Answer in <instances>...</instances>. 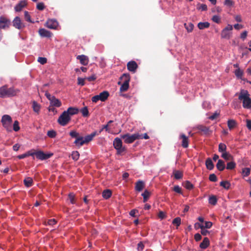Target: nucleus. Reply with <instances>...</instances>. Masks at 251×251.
Instances as JSON below:
<instances>
[{"mask_svg":"<svg viewBox=\"0 0 251 251\" xmlns=\"http://www.w3.org/2000/svg\"><path fill=\"white\" fill-rule=\"evenodd\" d=\"M250 96V95L247 90L242 89L240 91L238 99L242 101L243 107L244 108H251V98Z\"/></svg>","mask_w":251,"mask_h":251,"instance_id":"1","label":"nucleus"},{"mask_svg":"<svg viewBox=\"0 0 251 251\" xmlns=\"http://www.w3.org/2000/svg\"><path fill=\"white\" fill-rule=\"evenodd\" d=\"M19 92L18 89L13 87L8 88L7 85H4L0 87V97L6 98L16 96Z\"/></svg>","mask_w":251,"mask_h":251,"instance_id":"2","label":"nucleus"},{"mask_svg":"<svg viewBox=\"0 0 251 251\" xmlns=\"http://www.w3.org/2000/svg\"><path fill=\"white\" fill-rule=\"evenodd\" d=\"M121 81L118 82V85H121L120 92L126 91L129 88V82L130 76L128 74H124L120 78Z\"/></svg>","mask_w":251,"mask_h":251,"instance_id":"3","label":"nucleus"},{"mask_svg":"<svg viewBox=\"0 0 251 251\" xmlns=\"http://www.w3.org/2000/svg\"><path fill=\"white\" fill-rule=\"evenodd\" d=\"M1 122L3 126L7 131H12L11 124L12 122L11 117L8 115H4L2 117Z\"/></svg>","mask_w":251,"mask_h":251,"instance_id":"4","label":"nucleus"},{"mask_svg":"<svg viewBox=\"0 0 251 251\" xmlns=\"http://www.w3.org/2000/svg\"><path fill=\"white\" fill-rule=\"evenodd\" d=\"M121 138L124 140V142L127 144L133 143L135 140L139 139V138H142L139 133H134L130 135L128 133L124 134L121 136Z\"/></svg>","mask_w":251,"mask_h":251,"instance_id":"5","label":"nucleus"},{"mask_svg":"<svg viewBox=\"0 0 251 251\" xmlns=\"http://www.w3.org/2000/svg\"><path fill=\"white\" fill-rule=\"evenodd\" d=\"M113 146L117 150L118 154H121L122 152L125 151L126 149L123 147L122 141L121 139L117 137L113 141Z\"/></svg>","mask_w":251,"mask_h":251,"instance_id":"6","label":"nucleus"},{"mask_svg":"<svg viewBox=\"0 0 251 251\" xmlns=\"http://www.w3.org/2000/svg\"><path fill=\"white\" fill-rule=\"evenodd\" d=\"M71 120V117L68 115V113L65 111L59 117L57 122L62 126H65Z\"/></svg>","mask_w":251,"mask_h":251,"instance_id":"7","label":"nucleus"},{"mask_svg":"<svg viewBox=\"0 0 251 251\" xmlns=\"http://www.w3.org/2000/svg\"><path fill=\"white\" fill-rule=\"evenodd\" d=\"M233 29V27L230 25H228L225 28H224L221 32V37L222 38L229 39L231 36V31Z\"/></svg>","mask_w":251,"mask_h":251,"instance_id":"8","label":"nucleus"},{"mask_svg":"<svg viewBox=\"0 0 251 251\" xmlns=\"http://www.w3.org/2000/svg\"><path fill=\"white\" fill-rule=\"evenodd\" d=\"M10 23V21L9 19L3 16L0 17V29L8 28Z\"/></svg>","mask_w":251,"mask_h":251,"instance_id":"9","label":"nucleus"},{"mask_svg":"<svg viewBox=\"0 0 251 251\" xmlns=\"http://www.w3.org/2000/svg\"><path fill=\"white\" fill-rule=\"evenodd\" d=\"M52 155L53 153H45L43 151H36V157L38 159L43 160L50 158Z\"/></svg>","mask_w":251,"mask_h":251,"instance_id":"10","label":"nucleus"},{"mask_svg":"<svg viewBox=\"0 0 251 251\" xmlns=\"http://www.w3.org/2000/svg\"><path fill=\"white\" fill-rule=\"evenodd\" d=\"M13 25L18 29H21L25 27L24 24L21 22L19 17H16L13 21Z\"/></svg>","mask_w":251,"mask_h":251,"instance_id":"11","label":"nucleus"},{"mask_svg":"<svg viewBox=\"0 0 251 251\" xmlns=\"http://www.w3.org/2000/svg\"><path fill=\"white\" fill-rule=\"evenodd\" d=\"M138 68V65L135 61H130L127 64V70L132 73H135Z\"/></svg>","mask_w":251,"mask_h":251,"instance_id":"12","label":"nucleus"},{"mask_svg":"<svg viewBox=\"0 0 251 251\" xmlns=\"http://www.w3.org/2000/svg\"><path fill=\"white\" fill-rule=\"evenodd\" d=\"M46 26L50 29H55L58 26V22L53 19L48 20L46 23Z\"/></svg>","mask_w":251,"mask_h":251,"instance_id":"13","label":"nucleus"},{"mask_svg":"<svg viewBox=\"0 0 251 251\" xmlns=\"http://www.w3.org/2000/svg\"><path fill=\"white\" fill-rule=\"evenodd\" d=\"M27 2L26 0H22L20 1L15 6V10L17 12L21 11L23 8L25 7L27 5Z\"/></svg>","mask_w":251,"mask_h":251,"instance_id":"14","label":"nucleus"},{"mask_svg":"<svg viewBox=\"0 0 251 251\" xmlns=\"http://www.w3.org/2000/svg\"><path fill=\"white\" fill-rule=\"evenodd\" d=\"M180 139H182L181 146L184 148H187L189 146V139L184 134H181L180 135Z\"/></svg>","mask_w":251,"mask_h":251,"instance_id":"15","label":"nucleus"},{"mask_svg":"<svg viewBox=\"0 0 251 251\" xmlns=\"http://www.w3.org/2000/svg\"><path fill=\"white\" fill-rule=\"evenodd\" d=\"M145 187V183L142 180H139L135 183V189L137 192H141Z\"/></svg>","mask_w":251,"mask_h":251,"instance_id":"16","label":"nucleus"},{"mask_svg":"<svg viewBox=\"0 0 251 251\" xmlns=\"http://www.w3.org/2000/svg\"><path fill=\"white\" fill-rule=\"evenodd\" d=\"M97 135H99V133H97V131H95L91 133L90 134L86 136L84 138V144H87L89 142L91 141L93 138Z\"/></svg>","mask_w":251,"mask_h":251,"instance_id":"17","label":"nucleus"},{"mask_svg":"<svg viewBox=\"0 0 251 251\" xmlns=\"http://www.w3.org/2000/svg\"><path fill=\"white\" fill-rule=\"evenodd\" d=\"M39 34L42 37H50L52 33L49 30L44 28H41L39 30Z\"/></svg>","mask_w":251,"mask_h":251,"instance_id":"18","label":"nucleus"},{"mask_svg":"<svg viewBox=\"0 0 251 251\" xmlns=\"http://www.w3.org/2000/svg\"><path fill=\"white\" fill-rule=\"evenodd\" d=\"M76 58L79 60L80 63L83 65H87L88 64V57L85 55H78Z\"/></svg>","mask_w":251,"mask_h":251,"instance_id":"19","label":"nucleus"},{"mask_svg":"<svg viewBox=\"0 0 251 251\" xmlns=\"http://www.w3.org/2000/svg\"><path fill=\"white\" fill-rule=\"evenodd\" d=\"M197 128L199 130V133H203L205 135H207L210 132L209 127L202 125L198 126Z\"/></svg>","mask_w":251,"mask_h":251,"instance_id":"20","label":"nucleus"},{"mask_svg":"<svg viewBox=\"0 0 251 251\" xmlns=\"http://www.w3.org/2000/svg\"><path fill=\"white\" fill-rule=\"evenodd\" d=\"M68 113V115L71 116L76 114L78 112V109L77 108L70 107L68 108L66 111H65Z\"/></svg>","mask_w":251,"mask_h":251,"instance_id":"21","label":"nucleus"},{"mask_svg":"<svg viewBox=\"0 0 251 251\" xmlns=\"http://www.w3.org/2000/svg\"><path fill=\"white\" fill-rule=\"evenodd\" d=\"M99 96L100 99V100L101 101H105L108 98L109 94L108 92L104 91L100 93Z\"/></svg>","mask_w":251,"mask_h":251,"instance_id":"22","label":"nucleus"},{"mask_svg":"<svg viewBox=\"0 0 251 251\" xmlns=\"http://www.w3.org/2000/svg\"><path fill=\"white\" fill-rule=\"evenodd\" d=\"M216 167L219 171H223L226 167L225 162L221 159H219L216 164Z\"/></svg>","mask_w":251,"mask_h":251,"instance_id":"23","label":"nucleus"},{"mask_svg":"<svg viewBox=\"0 0 251 251\" xmlns=\"http://www.w3.org/2000/svg\"><path fill=\"white\" fill-rule=\"evenodd\" d=\"M209 245V240L208 238L205 237L200 244V247L202 249H206Z\"/></svg>","mask_w":251,"mask_h":251,"instance_id":"24","label":"nucleus"},{"mask_svg":"<svg viewBox=\"0 0 251 251\" xmlns=\"http://www.w3.org/2000/svg\"><path fill=\"white\" fill-rule=\"evenodd\" d=\"M74 143L78 148H80L84 144V137L81 136L80 138L75 139Z\"/></svg>","mask_w":251,"mask_h":251,"instance_id":"25","label":"nucleus"},{"mask_svg":"<svg viewBox=\"0 0 251 251\" xmlns=\"http://www.w3.org/2000/svg\"><path fill=\"white\" fill-rule=\"evenodd\" d=\"M50 104L55 107H59L61 105V102L60 100L56 99L55 97L51 99V100L50 101Z\"/></svg>","mask_w":251,"mask_h":251,"instance_id":"26","label":"nucleus"},{"mask_svg":"<svg viewBox=\"0 0 251 251\" xmlns=\"http://www.w3.org/2000/svg\"><path fill=\"white\" fill-rule=\"evenodd\" d=\"M205 165L208 170H212L214 167V164L210 158H208L205 161Z\"/></svg>","mask_w":251,"mask_h":251,"instance_id":"27","label":"nucleus"},{"mask_svg":"<svg viewBox=\"0 0 251 251\" xmlns=\"http://www.w3.org/2000/svg\"><path fill=\"white\" fill-rule=\"evenodd\" d=\"M151 193L147 190H145L144 192L141 194L143 197V202H146L150 198Z\"/></svg>","mask_w":251,"mask_h":251,"instance_id":"28","label":"nucleus"},{"mask_svg":"<svg viewBox=\"0 0 251 251\" xmlns=\"http://www.w3.org/2000/svg\"><path fill=\"white\" fill-rule=\"evenodd\" d=\"M210 26V24L207 22H200L198 24V27L200 29H203L204 28H208Z\"/></svg>","mask_w":251,"mask_h":251,"instance_id":"29","label":"nucleus"},{"mask_svg":"<svg viewBox=\"0 0 251 251\" xmlns=\"http://www.w3.org/2000/svg\"><path fill=\"white\" fill-rule=\"evenodd\" d=\"M112 195V192L109 189L104 190L102 193V196L105 199H108L111 197Z\"/></svg>","mask_w":251,"mask_h":251,"instance_id":"30","label":"nucleus"},{"mask_svg":"<svg viewBox=\"0 0 251 251\" xmlns=\"http://www.w3.org/2000/svg\"><path fill=\"white\" fill-rule=\"evenodd\" d=\"M24 184L25 186L29 187L33 185V180L31 177H28L24 180Z\"/></svg>","mask_w":251,"mask_h":251,"instance_id":"31","label":"nucleus"},{"mask_svg":"<svg viewBox=\"0 0 251 251\" xmlns=\"http://www.w3.org/2000/svg\"><path fill=\"white\" fill-rule=\"evenodd\" d=\"M70 136L72 138H75V139L80 138L81 136L75 130H71L69 132Z\"/></svg>","mask_w":251,"mask_h":251,"instance_id":"32","label":"nucleus"},{"mask_svg":"<svg viewBox=\"0 0 251 251\" xmlns=\"http://www.w3.org/2000/svg\"><path fill=\"white\" fill-rule=\"evenodd\" d=\"M236 126V122L234 120H229L227 121V126L230 130L234 128Z\"/></svg>","mask_w":251,"mask_h":251,"instance_id":"33","label":"nucleus"},{"mask_svg":"<svg viewBox=\"0 0 251 251\" xmlns=\"http://www.w3.org/2000/svg\"><path fill=\"white\" fill-rule=\"evenodd\" d=\"M40 105L39 104H38L36 101H33L32 102V108L33 109V111L35 112L39 113L40 110Z\"/></svg>","mask_w":251,"mask_h":251,"instance_id":"34","label":"nucleus"},{"mask_svg":"<svg viewBox=\"0 0 251 251\" xmlns=\"http://www.w3.org/2000/svg\"><path fill=\"white\" fill-rule=\"evenodd\" d=\"M208 202L210 204L215 205L217 202V199L215 196L212 195L209 197Z\"/></svg>","mask_w":251,"mask_h":251,"instance_id":"35","label":"nucleus"},{"mask_svg":"<svg viewBox=\"0 0 251 251\" xmlns=\"http://www.w3.org/2000/svg\"><path fill=\"white\" fill-rule=\"evenodd\" d=\"M226 146L225 144L221 143L219 144L218 151L219 152L223 153L226 152Z\"/></svg>","mask_w":251,"mask_h":251,"instance_id":"36","label":"nucleus"},{"mask_svg":"<svg viewBox=\"0 0 251 251\" xmlns=\"http://www.w3.org/2000/svg\"><path fill=\"white\" fill-rule=\"evenodd\" d=\"M221 157L226 160H229L232 158V156L227 151L222 153Z\"/></svg>","mask_w":251,"mask_h":251,"instance_id":"37","label":"nucleus"},{"mask_svg":"<svg viewBox=\"0 0 251 251\" xmlns=\"http://www.w3.org/2000/svg\"><path fill=\"white\" fill-rule=\"evenodd\" d=\"M173 174L176 179H179L183 176V174L180 171H174Z\"/></svg>","mask_w":251,"mask_h":251,"instance_id":"38","label":"nucleus"},{"mask_svg":"<svg viewBox=\"0 0 251 251\" xmlns=\"http://www.w3.org/2000/svg\"><path fill=\"white\" fill-rule=\"evenodd\" d=\"M220 184L221 186L226 190L229 189L230 186V183L228 181H222L220 182Z\"/></svg>","mask_w":251,"mask_h":251,"instance_id":"39","label":"nucleus"},{"mask_svg":"<svg viewBox=\"0 0 251 251\" xmlns=\"http://www.w3.org/2000/svg\"><path fill=\"white\" fill-rule=\"evenodd\" d=\"M184 27L188 32H191L193 30L194 25L191 23L184 24Z\"/></svg>","mask_w":251,"mask_h":251,"instance_id":"40","label":"nucleus"},{"mask_svg":"<svg viewBox=\"0 0 251 251\" xmlns=\"http://www.w3.org/2000/svg\"><path fill=\"white\" fill-rule=\"evenodd\" d=\"M80 112L84 117H88L89 116V113L87 106L82 108L80 110Z\"/></svg>","mask_w":251,"mask_h":251,"instance_id":"41","label":"nucleus"},{"mask_svg":"<svg viewBox=\"0 0 251 251\" xmlns=\"http://www.w3.org/2000/svg\"><path fill=\"white\" fill-rule=\"evenodd\" d=\"M251 170L249 168H245L242 169V174L244 177L247 176L250 174Z\"/></svg>","mask_w":251,"mask_h":251,"instance_id":"42","label":"nucleus"},{"mask_svg":"<svg viewBox=\"0 0 251 251\" xmlns=\"http://www.w3.org/2000/svg\"><path fill=\"white\" fill-rule=\"evenodd\" d=\"M236 167V163L234 161H230L227 163L226 169L232 170L234 169Z\"/></svg>","mask_w":251,"mask_h":251,"instance_id":"43","label":"nucleus"},{"mask_svg":"<svg viewBox=\"0 0 251 251\" xmlns=\"http://www.w3.org/2000/svg\"><path fill=\"white\" fill-rule=\"evenodd\" d=\"M185 188L188 190H191L193 188V185L189 181H186L183 183Z\"/></svg>","mask_w":251,"mask_h":251,"instance_id":"44","label":"nucleus"},{"mask_svg":"<svg viewBox=\"0 0 251 251\" xmlns=\"http://www.w3.org/2000/svg\"><path fill=\"white\" fill-rule=\"evenodd\" d=\"M79 157V153L77 151H74L72 153V158L75 161H77Z\"/></svg>","mask_w":251,"mask_h":251,"instance_id":"45","label":"nucleus"},{"mask_svg":"<svg viewBox=\"0 0 251 251\" xmlns=\"http://www.w3.org/2000/svg\"><path fill=\"white\" fill-rule=\"evenodd\" d=\"M199 225L200 228L201 229V234L202 235L205 236L208 233H209V231L204 228V226L203 225H202V224H199Z\"/></svg>","mask_w":251,"mask_h":251,"instance_id":"46","label":"nucleus"},{"mask_svg":"<svg viewBox=\"0 0 251 251\" xmlns=\"http://www.w3.org/2000/svg\"><path fill=\"white\" fill-rule=\"evenodd\" d=\"M173 224L176 226L177 227L180 226L181 224V219L180 217H176L173 220Z\"/></svg>","mask_w":251,"mask_h":251,"instance_id":"47","label":"nucleus"},{"mask_svg":"<svg viewBox=\"0 0 251 251\" xmlns=\"http://www.w3.org/2000/svg\"><path fill=\"white\" fill-rule=\"evenodd\" d=\"M68 196L70 202L72 204H75V195L73 193H70Z\"/></svg>","mask_w":251,"mask_h":251,"instance_id":"48","label":"nucleus"},{"mask_svg":"<svg viewBox=\"0 0 251 251\" xmlns=\"http://www.w3.org/2000/svg\"><path fill=\"white\" fill-rule=\"evenodd\" d=\"M47 135L50 138H54L56 135V133L54 130H49L47 132Z\"/></svg>","mask_w":251,"mask_h":251,"instance_id":"49","label":"nucleus"},{"mask_svg":"<svg viewBox=\"0 0 251 251\" xmlns=\"http://www.w3.org/2000/svg\"><path fill=\"white\" fill-rule=\"evenodd\" d=\"M19 123L18 121H15L13 124V130L15 131H18L20 130Z\"/></svg>","mask_w":251,"mask_h":251,"instance_id":"50","label":"nucleus"},{"mask_svg":"<svg viewBox=\"0 0 251 251\" xmlns=\"http://www.w3.org/2000/svg\"><path fill=\"white\" fill-rule=\"evenodd\" d=\"M209 179L212 182H216L217 181V177L214 174H212L209 175Z\"/></svg>","mask_w":251,"mask_h":251,"instance_id":"51","label":"nucleus"},{"mask_svg":"<svg viewBox=\"0 0 251 251\" xmlns=\"http://www.w3.org/2000/svg\"><path fill=\"white\" fill-rule=\"evenodd\" d=\"M24 16H25V19L26 21L29 22H32L31 20L30 16L29 15V13L27 11H25Z\"/></svg>","mask_w":251,"mask_h":251,"instance_id":"52","label":"nucleus"},{"mask_svg":"<svg viewBox=\"0 0 251 251\" xmlns=\"http://www.w3.org/2000/svg\"><path fill=\"white\" fill-rule=\"evenodd\" d=\"M212 20L214 22L216 23L217 24L220 23L221 22V18L220 16L218 15L213 16L212 18Z\"/></svg>","mask_w":251,"mask_h":251,"instance_id":"53","label":"nucleus"},{"mask_svg":"<svg viewBox=\"0 0 251 251\" xmlns=\"http://www.w3.org/2000/svg\"><path fill=\"white\" fill-rule=\"evenodd\" d=\"M38 61L43 65L47 63V59L45 57H39L38 58Z\"/></svg>","mask_w":251,"mask_h":251,"instance_id":"54","label":"nucleus"},{"mask_svg":"<svg viewBox=\"0 0 251 251\" xmlns=\"http://www.w3.org/2000/svg\"><path fill=\"white\" fill-rule=\"evenodd\" d=\"M234 2L232 0H225L224 4L229 7H231L233 5Z\"/></svg>","mask_w":251,"mask_h":251,"instance_id":"55","label":"nucleus"},{"mask_svg":"<svg viewBox=\"0 0 251 251\" xmlns=\"http://www.w3.org/2000/svg\"><path fill=\"white\" fill-rule=\"evenodd\" d=\"M235 75H236L237 77L238 78H241V76L243 75V72L239 69L236 70L235 71Z\"/></svg>","mask_w":251,"mask_h":251,"instance_id":"56","label":"nucleus"},{"mask_svg":"<svg viewBox=\"0 0 251 251\" xmlns=\"http://www.w3.org/2000/svg\"><path fill=\"white\" fill-rule=\"evenodd\" d=\"M45 8V5L43 2H39L37 4V9L39 10H43Z\"/></svg>","mask_w":251,"mask_h":251,"instance_id":"57","label":"nucleus"},{"mask_svg":"<svg viewBox=\"0 0 251 251\" xmlns=\"http://www.w3.org/2000/svg\"><path fill=\"white\" fill-rule=\"evenodd\" d=\"M174 191L179 194L182 193L181 188L178 185H176L174 186Z\"/></svg>","mask_w":251,"mask_h":251,"instance_id":"58","label":"nucleus"},{"mask_svg":"<svg viewBox=\"0 0 251 251\" xmlns=\"http://www.w3.org/2000/svg\"><path fill=\"white\" fill-rule=\"evenodd\" d=\"M204 226V228H210L212 226V223L211 222H205Z\"/></svg>","mask_w":251,"mask_h":251,"instance_id":"59","label":"nucleus"},{"mask_svg":"<svg viewBox=\"0 0 251 251\" xmlns=\"http://www.w3.org/2000/svg\"><path fill=\"white\" fill-rule=\"evenodd\" d=\"M144 248V245L142 242H140L137 245V250L142 251Z\"/></svg>","mask_w":251,"mask_h":251,"instance_id":"60","label":"nucleus"},{"mask_svg":"<svg viewBox=\"0 0 251 251\" xmlns=\"http://www.w3.org/2000/svg\"><path fill=\"white\" fill-rule=\"evenodd\" d=\"M56 221L54 219H50L47 222L48 225H50V226H53V225L56 224Z\"/></svg>","mask_w":251,"mask_h":251,"instance_id":"61","label":"nucleus"},{"mask_svg":"<svg viewBox=\"0 0 251 251\" xmlns=\"http://www.w3.org/2000/svg\"><path fill=\"white\" fill-rule=\"evenodd\" d=\"M77 84L78 85H80L81 86H83L85 84L84 83V79L83 78L78 77L77 78Z\"/></svg>","mask_w":251,"mask_h":251,"instance_id":"62","label":"nucleus"},{"mask_svg":"<svg viewBox=\"0 0 251 251\" xmlns=\"http://www.w3.org/2000/svg\"><path fill=\"white\" fill-rule=\"evenodd\" d=\"M219 113L215 112L213 115L210 116L209 117V119L211 120H213L216 119L219 116Z\"/></svg>","mask_w":251,"mask_h":251,"instance_id":"63","label":"nucleus"},{"mask_svg":"<svg viewBox=\"0 0 251 251\" xmlns=\"http://www.w3.org/2000/svg\"><path fill=\"white\" fill-rule=\"evenodd\" d=\"M194 238L196 241H199L201 239V236L199 233H196L194 236Z\"/></svg>","mask_w":251,"mask_h":251,"instance_id":"64","label":"nucleus"}]
</instances>
